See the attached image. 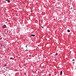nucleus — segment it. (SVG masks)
<instances>
[{
    "mask_svg": "<svg viewBox=\"0 0 76 76\" xmlns=\"http://www.w3.org/2000/svg\"><path fill=\"white\" fill-rule=\"evenodd\" d=\"M0 38H1V36H0Z\"/></svg>",
    "mask_w": 76,
    "mask_h": 76,
    "instance_id": "dca6fc26",
    "label": "nucleus"
},
{
    "mask_svg": "<svg viewBox=\"0 0 76 76\" xmlns=\"http://www.w3.org/2000/svg\"><path fill=\"white\" fill-rule=\"evenodd\" d=\"M26 50H25V51H26Z\"/></svg>",
    "mask_w": 76,
    "mask_h": 76,
    "instance_id": "2eb2a0df",
    "label": "nucleus"
},
{
    "mask_svg": "<svg viewBox=\"0 0 76 76\" xmlns=\"http://www.w3.org/2000/svg\"><path fill=\"white\" fill-rule=\"evenodd\" d=\"M2 28L3 29L6 30V28H7V27L6 25H4L2 26Z\"/></svg>",
    "mask_w": 76,
    "mask_h": 76,
    "instance_id": "f257e3e1",
    "label": "nucleus"
},
{
    "mask_svg": "<svg viewBox=\"0 0 76 76\" xmlns=\"http://www.w3.org/2000/svg\"><path fill=\"white\" fill-rule=\"evenodd\" d=\"M12 57H11L10 58V59H12Z\"/></svg>",
    "mask_w": 76,
    "mask_h": 76,
    "instance_id": "0eeeda50",
    "label": "nucleus"
},
{
    "mask_svg": "<svg viewBox=\"0 0 76 76\" xmlns=\"http://www.w3.org/2000/svg\"><path fill=\"white\" fill-rule=\"evenodd\" d=\"M58 55V53H56L54 55L57 56Z\"/></svg>",
    "mask_w": 76,
    "mask_h": 76,
    "instance_id": "423d86ee",
    "label": "nucleus"
},
{
    "mask_svg": "<svg viewBox=\"0 0 76 76\" xmlns=\"http://www.w3.org/2000/svg\"><path fill=\"white\" fill-rule=\"evenodd\" d=\"M2 39V38H0V39Z\"/></svg>",
    "mask_w": 76,
    "mask_h": 76,
    "instance_id": "9d476101",
    "label": "nucleus"
},
{
    "mask_svg": "<svg viewBox=\"0 0 76 76\" xmlns=\"http://www.w3.org/2000/svg\"><path fill=\"white\" fill-rule=\"evenodd\" d=\"M72 63H75V61H73V62H72Z\"/></svg>",
    "mask_w": 76,
    "mask_h": 76,
    "instance_id": "6e6552de",
    "label": "nucleus"
},
{
    "mask_svg": "<svg viewBox=\"0 0 76 76\" xmlns=\"http://www.w3.org/2000/svg\"><path fill=\"white\" fill-rule=\"evenodd\" d=\"M31 36H32L33 37H35V34H31Z\"/></svg>",
    "mask_w": 76,
    "mask_h": 76,
    "instance_id": "7ed1b4c3",
    "label": "nucleus"
},
{
    "mask_svg": "<svg viewBox=\"0 0 76 76\" xmlns=\"http://www.w3.org/2000/svg\"><path fill=\"white\" fill-rule=\"evenodd\" d=\"M26 47H27V45H26Z\"/></svg>",
    "mask_w": 76,
    "mask_h": 76,
    "instance_id": "4468645a",
    "label": "nucleus"
},
{
    "mask_svg": "<svg viewBox=\"0 0 76 76\" xmlns=\"http://www.w3.org/2000/svg\"><path fill=\"white\" fill-rule=\"evenodd\" d=\"M75 61V60H74V59H73L72 60L73 61Z\"/></svg>",
    "mask_w": 76,
    "mask_h": 76,
    "instance_id": "9b49d317",
    "label": "nucleus"
},
{
    "mask_svg": "<svg viewBox=\"0 0 76 76\" xmlns=\"http://www.w3.org/2000/svg\"><path fill=\"white\" fill-rule=\"evenodd\" d=\"M42 28H44V26H42Z\"/></svg>",
    "mask_w": 76,
    "mask_h": 76,
    "instance_id": "1a4fd4ad",
    "label": "nucleus"
},
{
    "mask_svg": "<svg viewBox=\"0 0 76 76\" xmlns=\"http://www.w3.org/2000/svg\"><path fill=\"white\" fill-rule=\"evenodd\" d=\"M5 48H6V47Z\"/></svg>",
    "mask_w": 76,
    "mask_h": 76,
    "instance_id": "f3484780",
    "label": "nucleus"
},
{
    "mask_svg": "<svg viewBox=\"0 0 76 76\" xmlns=\"http://www.w3.org/2000/svg\"><path fill=\"white\" fill-rule=\"evenodd\" d=\"M62 71H61V73H60V75H62Z\"/></svg>",
    "mask_w": 76,
    "mask_h": 76,
    "instance_id": "20e7f679",
    "label": "nucleus"
},
{
    "mask_svg": "<svg viewBox=\"0 0 76 76\" xmlns=\"http://www.w3.org/2000/svg\"><path fill=\"white\" fill-rule=\"evenodd\" d=\"M29 56H31V55H29Z\"/></svg>",
    "mask_w": 76,
    "mask_h": 76,
    "instance_id": "ddd939ff",
    "label": "nucleus"
},
{
    "mask_svg": "<svg viewBox=\"0 0 76 76\" xmlns=\"http://www.w3.org/2000/svg\"><path fill=\"white\" fill-rule=\"evenodd\" d=\"M6 65H4V67H5V66H6Z\"/></svg>",
    "mask_w": 76,
    "mask_h": 76,
    "instance_id": "f8f14e48",
    "label": "nucleus"
},
{
    "mask_svg": "<svg viewBox=\"0 0 76 76\" xmlns=\"http://www.w3.org/2000/svg\"><path fill=\"white\" fill-rule=\"evenodd\" d=\"M5 1H7L8 3H10V0H5Z\"/></svg>",
    "mask_w": 76,
    "mask_h": 76,
    "instance_id": "f03ea898",
    "label": "nucleus"
},
{
    "mask_svg": "<svg viewBox=\"0 0 76 76\" xmlns=\"http://www.w3.org/2000/svg\"><path fill=\"white\" fill-rule=\"evenodd\" d=\"M67 31L68 32H70V30H68Z\"/></svg>",
    "mask_w": 76,
    "mask_h": 76,
    "instance_id": "39448f33",
    "label": "nucleus"
}]
</instances>
